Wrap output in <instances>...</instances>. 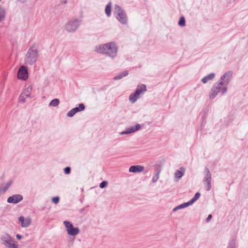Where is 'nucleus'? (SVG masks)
Here are the masks:
<instances>
[{"label": "nucleus", "mask_w": 248, "mask_h": 248, "mask_svg": "<svg viewBox=\"0 0 248 248\" xmlns=\"http://www.w3.org/2000/svg\"><path fill=\"white\" fill-rule=\"evenodd\" d=\"M215 77V74L212 73L209 74L208 76L203 78L202 79L203 83H206L208 80L213 79Z\"/></svg>", "instance_id": "obj_19"}, {"label": "nucleus", "mask_w": 248, "mask_h": 248, "mask_svg": "<svg viewBox=\"0 0 248 248\" xmlns=\"http://www.w3.org/2000/svg\"><path fill=\"white\" fill-rule=\"evenodd\" d=\"M22 199L23 197L21 195H14L9 197L7 199V202L8 203L16 204L22 201Z\"/></svg>", "instance_id": "obj_11"}, {"label": "nucleus", "mask_w": 248, "mask_h": 248, "mask_svg": "<svg viewBox=\"0 0 248 248\" xmlns=\"http://www.w3.org/2000/svg\"><path fill=\"white\" fill-rule=\"evenodd\" d=\"M205 181L207 183V190H209L211 189V174L210 173V171L208 170H206V176L205 177Z\"/></svg>", "instance_id": "obj_16"}, {"label": "nucleus", "mask_w": 248, "mask_h": 248, "mask_svg": "<svg viewBox=\"0 0 248 248\" xmlns=\"http://www.w3.org/2000/svg\"><path fill=\"white\" fill-rule=\"evenodd\" d=\"M115 13L116 14V17L118 20L123 24L126 23L127 18L125 13L118 5L115 6Z\"/></svg>", "instance_id": "obj_7"}, {"label": "nucleus", "mask_w": 248, "mask_h": 248, "mask_svg": "<svg viewBox=\"0 0 248 248\" xmlns=\"http://www.w3.org/2000/svg\"><path fill=\"white\" fill-rule=\"evenodd\" d=\"M16 238L18 240H20L22 238V236L20 234H17L16 235Z\"/></svg>", "instance_id": "obj_33"}, {"label": "nucleus", "mask_w": 248, "mask_h": 248, "mask_svg": "<svg viewBox=\"0 0 248 248\" xmlns=\"http://www.w3.org/2000/svg\"><path fill=\"white\" fill-rule=\"evenodd\" d=\"M200 196V193L199 192L196 193L194 198L191 201H189V202L191 204V205L193 204L196 201H197L199 198Z\"/></svg>", "instance_id": "obj_24"}, {"label": "nucleus", "mask_w": 248, "mask_h": 248, "mask_svg": "<svg viewBox=\"0 0 248 248\" xmlns=\"http://www.w3.org/2000/svg\"><path fill=\"white\" fill-rule=\"evenodd\" d=\"M185 169L184 168H181L178 170H176L174 174L175 181H178L185 174Z\"/></svg>", "instance_id": "obj_13"}, {"label": "nucleus", "mask_w": 248, "mask_h": 248, "mask_svg": "<svg viewBox=\"0 0 248 248\" xmlns=\"http://www.w3.org/2000/svg\"><path fill=\"white\" fill-rule=\"evenodd\" d=\"M108 185V182L107 181H103L102 183L100 184V187L101 188H104L107 186Z\"/></svg>", "instance_id": "obj_28"}, {"label": "nucleus", "mask_w": 248, "mask_h": 248, "mask_svg": "<svg viewBox=\"0 0 248 248\" xmlns=\"http://www.w3.org/2000/svg\"><path fill=\"white\" fill-rule=\"evenodd\" d=\"M63 223L66 228L67 233L71 236H75L79 232V229L77 227H74L73 225L69 221H64Z\"/></svg>", "instance_id": "obj_8"}, {"label": "nucleus", "mask_w": 248, "mask_h": 248, "mask_svg": "<svg viewBox=\"0 0 248 248\" xmlns=\"http://www.w3.org/2000/svg\"><path fill=\"white\" fill-rule=\"evenodd\" d=\"M75 114V112L72 109L70 111H69L68 112V113L67 114V115L68 117H72Z\"/></svg>", "instance_id": "obj_29"}, {"label": "nucleus", "mask_w": 248, "mask_h": 248, "mask_svg": "<svg viewBox=\"0 0 248 248\" xmlns=\"http://www.w3.org/2000/svg\"><path fill=\"white\" fill-rule=\"evenodd\" d=\"M1 240L2 244L7 248H18L19 247L18 243L7 233L2 236Z\"/></svg>", "instance_id": "obj_4"}, {"label": "nucleus", "mask_w": 248, "mask_h": 248, "mask_svg": "<svg viewBox=\"0 0 248 248\" xmlns=\"http://www.w3.org/2000/svg\"><path fill=\"white\" fill-rule=\"evenodd\" d=\"M39 57L38 52L36 49L30 48L28 51L25 59V63L32 65L37 61Z\"/></svg>", "instance_id": "obj_3"}, {"label": "nucleus", "mask_w": 248, "mask_h": 248, "mask_svg": "<svg viewBox=\"0 0 248 248\" xmlns=\"http://www.w3.org/2000/svg\"><path fill=\"white\" fill-rule=\"evenodd\" d=\"M17 78L18 79L23 81L26 80L28 78V72L27 68L25 66L19 67L17 73Z\"/></svg>", "instance_id": "obj_9"}, {"label": "nucleus", "mask_w": 248, "mask_h": 248, "mask_svg": "<svg viewBox=\"0 0 248 248\" xmlns=\"http://www.w3.org/2000/svg\"><path fill=\"white\" fill-rule=\"evenodd\" d=\"M117 48L113 43H109L100 45L96 47V51L100 53H105L108 56L114 57L117 53Z\"/></svg>", "instance_id": "obj_1"}, {"label": "nucleus", "mask_w": 248, "mask_h": 248, "mask_svg": "<svg viewBox=\"0 0 248 248\" xmlns=\"http://www.w3.org/2000/svg\"><path fill=\"white\" fill-rule=\"evenodd\" d=\"M232 76V73L230 72L226 73L224 76L221 78V81L219 83L218 85V87L214 91L210 94V98H213L215 97V96L217 94L218 92H221L223 93H225L227 91V88L226 87H223L222 89L221 88L220 85L223 84L225 83H227L228 82V80Z\"/></svg>", "instance_id": "obj_2"}, {"label": "nucleus", "mask_w": 248, "mask_h": 248, "mask_svg": "<svg viewBox=\"0 0 248 248\" xmlns=\"http://www.w3.org/2000/svg\"><path fill=\"white\" fill-rule=\"evenodd\" d=\"M19 221L21 223V226L22 228L28 227L31 223V218L29 217H24L23 216H20L18 218Z\"/></svg>", "instance_id": "obj_10"}, {"label": "nucleus", "mask_w": 248, "mask_h": 248, "mask_svg": "<svg viewBox=\"0 0 248 248\" xmlns=\"http://www.w3.org/2000/svg\"><path fill=\"white\" fill-rule=\"evenodd\" d=\"M111 3L109 2L108 3V4L107 5L106 7L105 12L108 16H109L111 15Z\"/></svg>", "instance_id": "obj_20"}, {"label": "nucleus", "mask_w": 248, "mask_h": 248, "mask_svg": "<svg viewBox=\"0 0 248 248\" xmlns=\"http://www.w3.org/2000/svg\"><path fill=\"white\" fill-rule=\"evenodd\" d=\"M190 205H191V204L189 202L181 204L176 206V207H175L173 209V211L175 212V211H177V210L186 207Z\"/></svg>", "instance_id": "obj_18"}, {"label": "nucleus", "mask_w": 248, "mask_h": 248, "mask_svg": "<svg viewBox=\"0 0 248 248\" xmlns=\"http://www.w3.org/2000/svg\"><path fill=\"white\" fill-rule=\"evenodd\" d=\"M26 98H28L27 96H26L25 94L22 93L19 97L18 100L21 103H24L26 101Z\"/></svg>", "instance_id": "obj_21"}, {"label": "nucleus", "mask_w": 248, "mask_h": 248, "mask_svg": "<svg viewBox=\"0 0 248 248\" xmlns=\"http://www.w3.org/2000/svg\"><path fill=\"white\" fill-rule=\"evenodd\" d=\"M32 87L31 85L28 86L27 88L25 89V90L22 92L24 94H25L26 96L28 98H31V92L32 91Z\"/></svg>", "instance_id": "obj_17"}, {"label": "nucleus", "mask_w": 248, "mask_h": 248, "mask_svg": "<svg viewBox=\"0 0 248 248\" xmlns=\"http://www.w3.org/2000/svg\"><path fill=\"white\" fill-rule=\"evenodd\" d=\"M73 110L74 111V112L76 113L79 111V108H73Z\"/></svg>", "instance_id": "obj_34"}, {"label": "nucleus", "mask_w": 248, "mask_h": 248, "mask_svg": "<svg viewBox=\"0 0 248 248\" xmlns=\"http://www.w3.org/2000/svg\"><path fill=\"white\" fill-rule=\"evenodd\" d=\"M127 72L126 71L124 72L122 74H120V75L115 77V79H118L122 78L126 76L127 75Z\"/></svg>", "instance_id": "obj_26"}, {"label": "nucleus", "mask_w": 248, "mask_h": 248, "mask_svg": "<svg viewBox=\"0 0 248 248\" xmlns=\"http://www.w3.org/2000/svg\"><path fill=\"white\" fill-rule=\"evenodd\" d=\"M146 91V86L141 85L138 86L135 93L130 95L129 100L132 103H134L140 97V95Z\"/></svg>", "instance_id": "obj_6"}, {"label": "nucleus", "mask_w": 248, "mask_h": 248, "mask_svg": "<svg viewBox=\"0 0 248 248\" xmlns=\"http://www.w3.org/2000/svg\"><path fill=\"white\" fill-rule=\"evenodd\" d=\"M144 168L142 166L136 165L131 166L129 169V171L130 172L136 173L140 172L143 171Z\"/></svg>", "instance_id": "obj_15"}, {"label": "nucleus", "mask_w": 248, "mask_h": 248, "mask_svg": "<svg viewBox=\"0 0 248 248\" xmlns=\"http://www.w3.org/2000/svg\"><path fill=\"white\" fill-rule=\"evenodd\" d=\"M52 202L55 204H57L59 201V198L58 197H55L52 198Z\"/></svg>", "instance_id": "obj_30"}, {"label": "nucleus", "mask_w": 248, "mask_h": 248, "mask_svg": "<svg viewBox=\"0 0 248 248\" xmlns=\"http://www.w3.org/2000/svg\"><path fill=\"white\" fill-rule=\"evenodd\" d=\"M140 128V125L139 124H137L135 126L131 127L129 129L121 132V135L128 134L134 133Z\"/></svg>", "instance_id": "obj_14"}, {"label": "nucleus", "mask_w": 248, "mask_h": 248, "mask_svg": "<svg viewBox=\"0 0 248 248\" xmlns=\"http://www.w3.org/2000/svg\"><path fill=\"white\" fill-rule=\"evenodd\" d=\"M160 171H157L153 176L152 178V181L153 183H155L158 179L159 177Z\"/></svg>", "instance_id": "obj_25"}, {"label": "nucleus", "mask_w": 248, "mask_h": 248, "mask_svg": "<svg viewBox=\"0 0 248 248\" xmlns=\"http://www.w3.org/2000/svg\"><path fill=\"white\" fill-rule=\"evenodd\" d=\"M13 183L12 180H10L8 182H6L2 184L0 186V196L3 194L9 188V187L12 185Z\"/></svg>", "instance_id": "obj_12"}, {"label": "nucleus", "mask_w": 248, "mask_h": 248, "mask_svg": "<svg viewBox=\"0 0 248 248\" xmlns=\"http://www.w3.org/2000/svg\"><path fill=\"white\" fill-rule=\"evenodd\" d=\"M5 16V12L3 8L0 7V22L3 20Z\"/></svg>", "instance_id": "obj_22"}, {"label": "nucleus", "mask_w": 248, "mask_h": 248, "mask_svg": "<svg viewBox=\"0 0 248 248\" xmlns=\"http://www.w3.org/2000/svg\"><path fill=\"white\" fill-rule=\"evenodd\" d=\"M70 170H71V169L69 167H66L64 169V172L66 174H68L70 173Z\"/></svg>", "instance_id": "obj_31"}, {"label": "nucleus", "mask_w": 248, "mask_h": 248, "mask_svg": "<svg viewBox=\"0 0 248 248\" xmlns=\"http://www.w3.org/2000/svg\"><path fill=\"white\" fill-rule=\"evenodd\" d=\"M59 104V100L58 99H54L52 100L49 103V105L53 107H56Z\"/></svg>", "instance_id": "obj_23"}, {"label": "nucleus", "mask_w": 248, "mask_h": 248, "mask_svg": "<svg viewBox=\"0 0 248 248\" xmlns=\"http://www.w3.org/2000/svg\"><path fill=\"white\" fill-rule=\"evenodd\" d=\"M79 108V111L83 110L84 109V108H85L84 105L83 104H80L79 105V108Z\"/></svg>", "instance_id": "obj_32"}, {"label": "nucleus", "mask_w": 248, "mask_h": 248, "mask_svg": "<svg viewBox=\"0 0 248 248\" xmlns=\"http://www.w3.org/2000/svg\"><path fill=\"white\" fill-rule=\"evenodd\" d=\"M212 217V215H209L208 216V217H207V219H206V220H207V221H209V220L211 219Z\"/></svg>", "instance_id": "obj_35"}, {"label": "nucleus", "mask_w": 248, "mask_h": 248, "mask_svg": "<svg viewBox=\"0 0 248 248\" xmlns=\"http://www.w3.org/2000/svg\"><path fill=\"white\" fill-rule=\"evenodd\" d=\"M179 25L181 26H184L185 25V19L184 17H181L180 18L179 22Z\"/></svg>", "instance_id": "obj_27"}, {"label": "nucleus", "mask_w": 248, "mask_h": 248, "mask_svg": "<svg viewBox=\"0 0 248 248\" xmlns=\"http://www.w3.org/2000/svg\"><path fill=\"white\" fill-rule=\"evenodd\" d=\"M80 24V21L74 19L68 22L65 25V29L69 32H73L77 30Z\"/></svg>", "instance_id": "obj_5"}]
</instances>
